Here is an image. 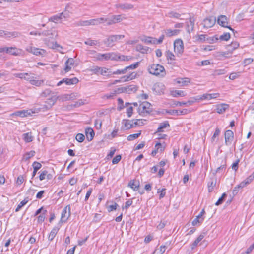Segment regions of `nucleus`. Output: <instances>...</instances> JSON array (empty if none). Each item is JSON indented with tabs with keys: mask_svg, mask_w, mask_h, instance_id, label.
Listing matches in <instances>:
<instances>
[{
	"mask_svg": "<svg viewBox=\"0 0 254 254\" xmlns=\"http://www.w3.org/2000/svg\"><path fill=\"white\" fill-rule=\"evenodd\" d=\"M96 60L103 61L107 60H120L128 61L130 59V57L124 55H119L115 53H108L105 54L97 53L94 57Z\"/></svg>",
	"mask_w": 254,
	"mask_h": 254,
	"instance_id": "1",
	"label": "nucleus"
},
{
	"mask_svg": "<svg viewBox=\"0 0 254 254\" xmlns=\"http://www.w3.org/2000/svg\"><path fill=\"white\" fill-rule=\"evenodd\" d=\"M0 52H5L6 54L15 56H23L24 54L22 49L16 47H3L0 48Z\"/></svg>",
	"mask_w": 254,
	"mask_h": 254,
	"instance_id": "2",
	"label": "nucleus"
},
{
	"mask_svg": "<svg viewBox=\"0 0 254 254\" xmlns=\"http://www.w3.org/2000/svg\"><path fill=\"white\" fill-rule=\"evenodd\" d=\"M148 70L150 74L156 76H164L166 74L164 67L159 64H152L148 67Z\"/></svg>",
	"mask_w": 254,
	"mask_h": 254,
	"instance_id": "3",
	"label": "nucleus"
},
{
	"mask_svg": "<svg viewBox=\"0 0 254 254\" xmlns=\"http://www.w3.org/2000/svg\"><path fill=\"white\" fill-rule=\"evenodd\" d=\"M26 50L29 53H32L36 56H41V57H45L47 55V51L43 49L37 48L31 46H27Z\"/></svg>",
	"mask_w": 254,
	"mask_h": 254,
	"instance_id": "4",
	"label": "nucleus"
},
{
	"mask_svg": "<svg viewBox=\"0 0 254 254\" xmlns=\"http://www.w3.org/2000/svg\"><path fill=\"white\" fill-rule=\"evenodd\" d=\"M152 111L151 105L148 102H143L138 107V112L141 115H145V114H149Z\"/></svg>",
	"mask_w": 254,
	"mask_h": 254,
	"instance_id": "5",
	"label": "nucleus"
},
{
	"mask_svg": "<svg viewBox=\"0 0 254 254\" xmlns=\"http://www.w3.org/2000/svg\"><path fill=\"white\" fill-rule=\"evenodd\" d=\"M59 98V96L54 95L52 96L51 98L47 99L45 102L46 104L44 105L43 107L41 109H37V112L41 110L44 112L50 109L55 104Z\"/></svg>",
	"mask_w": 254,
	"mask_h": 254,
	"instance_id": "6",
	"label": "nucleus"
},
{
	"mask_svg": "<svg viewBox=\"0 0 254 254\" xmlns=\"http://www.w3.org/2000/svg\"><path fill=\"white\" fill-rule=\"evenodd\" d=\"M174 48L175 53L180 56L184 51V44L183 41L178 39L175 40L174 42Z\"/></svg>",
	"mask_w": 254,
	"mask_h": 254,
	"instance_id": "7",
	"label": "nucleus"
},
{
	"mask_svg": "<svg viewBox=\"0 0 254 254\" xmlns=\"http://www.w3.org/2000/svg\"><path fill=\"white\" fill-rule=\"evenodd\" d=\"M228 19L226 16L221 15L218 17L217 23L222 27L227 28L232 31H233V32H234V30L228 25Z\"/></svg>",
	"mask_w": 254,
	"mask_h": 254,
	"instance_id": "8",
	"label": "nucleus"
},
{
	"mask_svg": "<svg viewBox=\"0 0 254 254\" xmlns=\"http://www.w3.org/2000/svg\"><path fill=\"white\" fill-rule=\"evenodd\" d=\"M216 19L214 16H209L205 18L202 24L204 28H211L214 25L216 22Z\"/></svg>",
	"mask_w": 254,
	"mask_h": 254,
	"instance_id": "9",
	"label": "nucleus"
},
{
	"mask_svg": "<svg viewBox=\"0 0 254 254\" xmlns=\"http://www.w3.org/2000/svg\"><path fill=\"white\" fill-rule=\"evenodd\" d=\"M71 215L70 207L69 205H67L63 209L62 214L61 221L62 222H65L67 221Z\"/></svg>",
	"mask_w": 254,
	"mask_h": 254,
	"instance_id": "10",
	"label": "nucleus"
},
{
	"mask_svg": "<svg viewBox=\"0 0 254 254\" xmlns=\"http://www.w3.org/2000/svg\"><path fill=\"white\" fill-rule=\"evenodd\" d=\"M124 37V36L122 35H112L107 39L105 43L108 46L112 47L114 45L115 42L123 38Z\"/></svg>",
	"mask_w": 254,
	"mask_h": 254,
	"instance_id": "11",
	"label": "nucleus"
},
{
	"mask_svg": "<svg viewBox=\"0 0 254 254\" xmlns=\"http://www.w3.org/2000/svg\"><path fill=\"white\" fill-rule=\"evenodd\" d=\"M234 139L233 132L230 130H227L225 133V143L226 145H230Z\"/></svg>",
	"mask_w": 254,
	"mask_h": 254,
	"instance_id": "12",
	"label": "nucleus"
},
{
	"mask_svg": "<svg viewBox=\"0 0 254 254\" xmlns=\"http://www.w3.org/2000/svg\"><path fill=\"white\" fill-rule=\"evenodd\" d=\"M78 82V79L74 77L71 79L69 78H64L62 80L60 81L57 83V86H59L61 85H62L63 83H65L66 85H71L77 84Z\"/></svg>",
	"mask_w": 254,
	"mask_h": 254,
	"instance_id": "13",
	"label": "nucleus"
},
{
	"mask_svg": "<svg viewBox=\"0 0 254 254\" xmlns=\"http://www.w3.org/2000/svg\"><path fill=\"white\" fill-rule=\"evenodd\" d=\"M220 96V94L218 93L208 94H204L198 97L196 100H211L212 99H215Z\"/></svg>",
	"mask_w": 254,
	"mask_h": 254,
	"instance_id": "14",
	"label": "nucleus"
},
{
	"mask_svg": "<svg viewBox=\"0 0 254 254\" xmlns=\"http://www.w3.org/2000/svg\"><path fill=\"white\" fill-rule=\"evenodd\" d=\"M33 75L31 73H17L13 74L15 77L24 79L27 81H30V79L33 78Z\"/></svg>",
	"mask_w": 254,
	"mask_h": 254,
	"instance_id": "15",
	"label": "nucleus"
},
{
	"mask_svg": "<svg viewBox=\"0 0 254 254\" xmlns=\"http://www.w3.org/2000/svg\"><path fill=\"white\" fill-rule=\"evenodd\" d=\"M134 121L135 120H123L122 123L124 126L125 129L127 130L135 127V125H134Z\"/></svg>",
	"mask_w": 254,
	"mask_h": 254,
	"instance_id": "16",
	"label": "nucleus"
},
{
	"mask_svg": "<svg viewBox=\"0 0 254 254\" xmlns=\"http://www.w3.org/2000/svg\"><path fill=\"white\" fill-rule=\"evenodd\" d=\"M31 113H35V112H31L29 110L17 111L11 114L10 116L12 117L13 116L15 115L21 117H24L27 116L28 115H30Z\"/></svg>",
	"mask_w": 254,
	"mask_h": 254,
	"instance_id": "17",
	"label": "nucleus"
},
{
	"mask_svg": "<svg viewBox=\"0 0 254 254\" xmlns=\"http://www.w3.org/2000/svg\"><path fill=\"white\" fill-rule=\"evenodd\" d=\"M229 105L225 103H222L216 106V111L218 114H223L225 113L229 108Z\"/></svg>",
	"mask_w": 254,
	"mask_h": 254,
	"instance_id": "18",
	"label": "nucleus"
},
{
	"mask_svg": "<svg viewBox=\"0 0 254 254\" xmlns=\"http://www.w3.org/2000/svg\"><path fill=\"white\" fill-rule=\"evenodd\" d=\"M137 90V87L134 85H131L122 88V91L128 94L135 93Z\"/></svg>",
	"mask_w": 254,
	"mask_h": 254,
	"instance_id": "19",
	"label": "nucleus"
},
{
	"mask_svg": "<svg viewBox=\"0 0 254 254\" xmlns=\"http://www.w3.org/2000/svg\"><path fill=\"white\" fill-rule=\"evenodd\" d=\"M180 30L178 29L172 30L170 29H167L163 30V33L167 37H170L177 35L180 33Z\"/></svg>",
	"mask_w": 254,
	"mask_h": 254,
	"instance_id": "20",
	"label": "nucleus"
},
{
	"mask_svg": "<svg viewBox=\"0 0 254 254\" xmlns=\"http://www.w3.org/2000/svg\"><path fill=\"white\" fill-rule=\"evenodd\" d=\"M107 21V19H105L104 18H99L97 19H93L89 20V25H98L100 24H101L104 22H106Z\"/></svg>",
	"mask_w": 254,
	"mask_h": 254,
	"instance_id": "21",
	"label": "nucleus"
},
{
	"mask_svg": "<svg viewBox=\"0 0 254 254\" xmlns=\"http://www.w3.org/2000/svg\"><path fill=\"white\" fill-rule=\"evenodd\" d=\"M140 186V183L139 181L136 180H132L129 181L128 184V187H130L134 191H136L138 190Z\"/></svg>",
	"mask_w": 254,
	"mask_h": 254,
	"instance_id": "22",
	"label": "nucleus"
},
{
	"mask_svg": "<svg viewBox=\"0 0 254 254\" xmlns=\"http://www.w3.org/2000/svg\"><path fill=\"white\" fill-rule=\"evenodd\" d=\"M170 115H185L188 113V110L187 109H184L182 110H170L167 112Z\"/></svg>",
	"mask_w": 254,
	"mask_h": 254,
	"instance_id": "23",
	"label": "nucleus"
},
{
	"mask_svg": "<svg viewBox=\"0 0 254 254\" xmlns=\"http://www.w3.org/2000/svg\"><path fill=\"white\" fill-rule=\"evenodd\" d=\"M53 178V175L50 173H48L46 170L42 171L39 176V179L40 181H42L44 179L51 180Z\"/></svg>",
	"mask_w": 254,
	"mask_h": 254,
	"instance_id": "24",
	"label": "nucleus"
},
{
	"mask_svg": "<svg viewBox=\"0 0 254 254\" xmlns=\"http://www.w3.org/2000/svg\"><path fill=\"white\" fill-rule=\"evenodd\" d=\"M206 235L205 232H202L200 235L196 238L191 245L192 250L194 249L198 244V243L204 238Z\"/></svg>",
	"mask_w": 254,
	"mask_h": 254,
	"instance_id": "25",
	"label": "nucleus"
},
{
	"mask_svg": "<svg viewBox=\"0 0 254 254\" xmlns=\"http://www.w3.org/2000/svg\"><path fill=\"white\" fill-rule=\"evenodd\" d=\"M85 134L87 139L88 141H91L95 135L93 129L91 127H88L85 129Z\"/></svg>",
	"mask_w": 254,
	"mask_h": 254,
	"instance_id": "26",
	"label": "nucleus"
},
{
	"mask_svg": "<svg viewBox=\"0 0 254 254\" xmlns=\"http://www.w3.org/2000/svg\"><path fill=\"white\" fill-rule=\"evenodd\" d=\"M74 64V60L73 58H69L67 59V60L66 61L65 63V68H64V71L65 72H67L69 71L71 69V66L73 65Z\"/></svg>",
	"mask_w": 254,
	"mask_h": 254,
	"instance_id": "27",
	"label": "nucleus"
},
{
	"mask_svg": "<svg viewBox=\"0 0 254 254\" xmlns=\"http://www.w3.org/2000/svg\"><path fill=\"white\" fill-rule=\"evenodd\" d=\"M116 8H120L123 10H129L133 8V5L128 3L117 4L115 5Z\"/></svg>",
	"mask_w": 254,
	"mask_h": 254,
	"instance_id": "28",
	"label": "nucleus"
},
{
	"mask_svg": "<svg viewBox=\"0 0 254 254\" xmlns=\"http://www.w3.org/2000/svg\"><path fill=\"white\" fill-rule=\"evenodd\" d=\"M20 33L17 31L9 32L5 31L4 34V37L7 38H16L19 37Z\"/></svg>",
	"mask_w": 254,
	"mask_h": 254,
	"instance_id": "29",
	"label": "nucleus"
},
{
	"mask_svg": "<svg viewBox=\"0 0 254 254\" xmlns=\"http://www.w3.org/2000/svg\"><path fill=\"white\" fill-rule=\"evenodd\" d=\"M76 97L75 93H72L71 94H64V95L60 97V99L62 100V101H64L73 99Z\"/></svg>",
	"mask_w": 254,
	"mask_h": 254,
	"instance_id": "30",
	"label": "nucleus"
},
{
	"mask_svg": "<svg viewBox=\"0 0 254 254\" xmlns=\"http://www.w3.org/2000/svg\"><path fill=\"white\" fill-rule=\"evenodd\" d=\"M170 126L168 121H166L160 124L159 127H158L156 132H161L164 131L163 129Z\"/></svg>",
	"mask_w": 254,
	"mask_h": 254,
	"instance_id": "31",
	"label": "nucleus"
},
{
	"mask_svg": "<svg viewBox=\"0 0 254 254\" xmlns=\"http://www.w3.org/2000/svg\"><path fill=\"white\" fill-rule=\"evenodd\" d=\"M59 228H58L57 227H55L53 228V229L52 230V231H51V232L49 235V237H48L49 240L52 241L54 239L55 236L57 234V233L59 231Z\"/></svg>",
	"mask_w": 254,
	"mask_h": 254,
	"instance_id": "32",
	"label": "nucleus"
},
{
	"mask_svg": "<svg viewBox=\"0 0 254 254\" xmlns=\"http://www.w3.org/2000/svg\"><path fill=\"white\" fill-rule=\"evenodd\" d=\"M23 139L26 142H30L33 139L31 132H27L24 133L23 135Z\"/></svg>",
	"mask_w": 254,
	"mask_h": 254,
	"instance_id": "33",
	"label": "nucleus"
},
{
	"mask_svg": "<svg viewBox=\"0 0 254 254\" xmlns=\"http://www.w3.org/2000/svg\"><path fill=\"white\" fill-rule=\"evenodd\" d=\"M63 13H59L57 15H54L52 17H51L49 19V21H52L55 23H57L58 21H59L60 19H62V15Z\"/></svg>",
	"mask_w": 254,
	"mask_h": 254,
	"instance_id": "34",
	"label": "nucleus"
},
{
	"mask_svg": "<svg viewBox=\"0 0 254 254\" xmlns=\"http://www.w3.org/2000/svg\"><path fill=\"white\" fill-rule=\"evenodd\" d=\"M148 48L144 47L141 44H138L136 46V50L142 53H146L148 51Z\"/></svg>",
	"mask_w": 254,
	"mask_h": 254,
	"instance_id": "35",
	"label": "nucleus"
},
{
	"mask_svg": "<svg viewBox=\"0 0 254 254\" xmlns=\"http://www.w3.org/2000/svg\"><path fill=\"white\" fill-rule=\"evenodd\" d=\"M190 81V80L189 78H183L178 79L177 82L178 83L182 84V86H185L189 83Z\"/></svg>",
	"mask_w": 254,
	"mask_h": 254,
	"instance_id": "36",
	"label": "nucleus"
},
{
	"mask_svg": "<svg viewBox=\"0 0 254 254\" xmlns=\"http://www.w3.org/2000/svg\"><path fill=\"white\" fill-rule=\"evenodd\" d=\"M205 213V211L204 209H203L200 214L196 217V218H195L192 222V224L193 226L196 225L198 223H199V219L201 218V217L203 216V215Z\"/></svg>",
	"mask_w": 254,
	"mask_h": 254,
	"instance_id": "37",
	"label": "nucleus"
},
{
	"mask_svg": "<svg viewBox=\"0 0 254 254\" xmlns=\"http://www.w3.org/2000/svg\"><path fill=\"white\" fill-rule=\"evenodd\" d=\"M254 179L251 176H249L248 178H247L244 181L240 183V187H245L248 184H249Z\"/></svg>",
	"mask_w": 254,
	"mask_h": 254,
	"instance_id": "38",
	"label": "nucleus"
},
{
	"mask_svg": "<svg viewBox=\"0 0 254 254\" xmlns=\"http://www.w3.org/2000/svg\"><path fill=\"white\" fill-rule=\"evenodd\" d=\"M216 181H211L208 183L207 186L209 192H212L216 186Z\"/></svg>",
	"mask_w": 254,
	"mask_h": 254,
	"instance_id": "39",
	"label": "nucleus"
},
{
	"mask_svg": "<svg viewBox=\"0 0 254 254\" xmlns=\"http://www.w3.org/2000/svg\"><path fill=\"white\" fill-rule=\"evenodd\" d=\"M227 73L226 68L216 69L214 71L213 75L214 76H219L225 74Z\"/></svg>",
	"mask_w": 254,
	"mask_h": 254,
	"instance_id": "40",
	"label": "nucleus"
},
{
	"mask_svg": "<svg viewBox=\"0 0 254 254\" xmlns=\"http://www.w3.org/2000/svg\"><path fill=\"white\" fill-rule=\"evenodd\" d=\"M194 25V19L193 18L190 17L189 19V24H187L188 29L187 31L190 33V30L192 31L193 30Z\"/></svg>",
	"mask_w": 254,
	"mask_h": 254,
	"instance_id": "41",
	"label": "nucleus"
},
{
	"mask_svg": "<svg viewBox=\"0 0 254 254\" xmlns=\"http://www.w3.org/2000/svg\"><path fill=\"white\" fill-rule=\"evenodd\" d=\"M172 95L174 97L181 96L183 97L186 95L184 92L182 90H175L172 92Z\"/></svg>",
	"mask_w": 254,
	"mask_h": 254,
	"instance_id": "42",
	"label": "nucleus"
},
{
	"mask_svg": "<svg viewBox=\"0 0 254 254\" xmlns=\"http://www.w3.org/2000/svg\"><path fill=\"white\" fill-rule=\"evenodd\" d=\"M29 82L32 85H35L36 86H40L44 83V81L43 80H38L32 79H30Z\"/></svg>",
	"mask_w": 254,
	"mask_h": 254,
	"instance_id": "43",
	"label": "nucleus"
},
{
	"mask_svg": "<svg viewBox=\"0 0 254 254\" xmlns=\"http://www.w3.org/2000/svg\"><path fill=\"white\" fill-rule=\"evenodd\" d=\"M155 147L156 148V149L153 150L151 153L153 156L155 155L159 149L160 151H162V150H164V147H162V145L160 143H156L155 145Z\"/></svg>",
	"mask_w": 254,
	"mask_h": 254,
	"instance_id": "44",
	"label": "nucleus"
},
{
	"mask_svg": "<svg viewBox=\"0 0 254 254\" xmlns=\"http://www.w3.org/2000/svg\"><path fill=\"white\" fill-rule=\"evenodd\" d=\"M239 46V44L237 42H232L230 45H228L227 48L229 51H232Z\"/></svg>",
	"mask_w": 254,
	"mask_h": 254,
	"instance_id": "45",
	"label": "nucleus"
},
{
	"mask_svg": "<svg viewBox=\"0 0 254 254\" xmlns=\"http://www.w3.org/2000/svg\"><path fill=\"white\" fill-rule=\"evenodd\" d=\"M167 16L170 18H175L179 19L181 15L176 12L170 11L167 13Z\"/></svg>",
	"mask_w": 254,
	"mask_h": 254,
	"instance_id": "46",
	"label": "nucleus"
},
{
	"mask_svg": "<svg viewBox=\"0 0 254 254\" xmlns=\"http://www.w3.org/2000/svg\"><path fill=\"white\" fill-rule=\"evenodd\" d=\"M165 55L168 60H170L171 61H174L175 60V55L170 50L167 51L166 52Z\"/></svg>",
	"mask_w": 254,
	"mask_h": 254,
	"instance_id": "47",
	"label": "nucleus"
},
{
	"mask_svg": "<svg viewBox=\"0 0 254 254\" xmlns=\"http://www.w3.org/2000/svg\"><path fill=\"white\" fill-rule=\"evenodd\" d=\"M166 250V246H161L159 249H156L153 252V254H163Z\"/></svg>",
	"mask_w": 254,
	"mask_h": 254,
	"instance_id": "48",
	"label": "nucleus"
},
{
	"mask_svg": "<svg viewBox=\"0 0 254 254\" xmlns=\"http://www.w3.org/2000/svg\"><path fill=\"white\" fill-rule=\"evenodd\" d=\"M141 134V131H139V133H135L133 134H130L128 135L127 137V139L128 141H132L135 139L138 138L139 136Z\"/></svg>",
	"mask_w": 254,
	"mask_h": 254,
	"instance_id": "49",
	"label": "nucleus"
},
{
	"mask_svg": "<svg viewBox=\"0 0 254 254\" xmlns=\"http://www.w3.org/2000/svg\"><path fill=\"white\" fill-rule=\"evenodd\" d=\"M34 151H31L30 152H27L24 156L23 159L25 160H29L30 158L34 156L35 155Z\"/></svg>",
	"mask_w": 254,
	"mask_h": 254,
	"instance_id": "50",
	"label": "nucleus"
},
{
	"mask_svg": "<svg viewBox=\"0 0 254 254\" xmlns=\"http://www.w3.org/2000/svg\"><path fill=\"white\" fill-rule=\"evenodd\" d=\"M28 200L27 199H24L23 200L21 201L20 203L18 205L17 208H16L15 211H19V210L28 202Z\"/></svg>",
	"mask_w": 254,
	"mask_h": 254,
	"instance_id": "51",
	"label": "nucleus"
},
{
	"mask_svg": "<svg viewBox=\"0 0 254 254\" xmlns=\"http://www.w3.org/2000/svg\"><path fill=\"white\" fill-rule=\"evenodd\" d=\"M111 17L115 21V23L120 22L123 20V18L121 15H112Z\"/></svg>",
	"mask_w": 254,
	"mask_h": 254,
	"instance_id": "52",
	"label": "nucleus"
},
{
	"mask_svg": "<svg viewBox=\"0 0 254 254\" xmlns=\"http://www.w3.org/2000/svg\"><path fill=\"white\" fill-rule=\"evenodd\" d=\"M230 38V34L229 33H225L221 35L219 39L223 41H228Z\"/></svg>",
	"mask_w": 254,
	"mask_h": 254,
	"instance_id": "53",
	"label": "nucleus"
},
{
	"mask_svg": "<svg viewBox=\"0 0 254 254\" xmlns=\"http://www.w3.org/2000/svg\"><path fill=\"white\" fill-rule=\"evenodd\" d=\"M76 140L79 142H82L85 139V136L83 134L78 133L75 137Z\"/></svg>",
	"mask_w": 254,
	"mask_h": 254,
	"instance_id": "54",
	"label": "nucleus"
},
{
	"mask_svg": "<svg viewBox=\"0 0 254 254\" xmlns=\"http://www.w3.org/2000/svg\"><path fill=\"white\" fill-rule=\"evenodd\" d=\"M102 121L100 119H96L94 122V126L97 129H100L102 127Z\"/></svg>",
	"mask_w": 254,
	"mask_h": 254,
	"instance_id": "55",
	"label": "nucleus"
},
{
	"mask_svg": "<svg viewBox=\"0 0 254 254\" xmlns=\"http://www.w3.org/2000/svg\"><path fill=\"white\" fill-rule=\"evenodd\" d=\"M139 65V62H136L133 64H132L128 66H127L125 68L126 69V72L128 69H134L136 68Z\"/></svg>",
	"mask_w": 254,
	"mask_h": 254,
	"instance_id": "56",
	"label": "nucleus"
},
{
	"mask_svg": "<svg viewBox=\"0 0 254 254\" xmlns=\"http://www.w3.org/2000/svg\"><path fill=\"white\" fill-rule=\"evenodd\" d=\"M226 195H227L225 193H223L221 197L219 198L217 201L215 203V205L218 206L220 204H221L224 201V198L226 197Z\"/></svg>",
	"mask_w": 254,
	"mask_h": 254,
	"instance_id": "57",
	"label": "nucleus"
},
{
	"mask_svg": "<svg viewBox=\"0 0 254 254\" xmlns=\"http://www.w3.org/2000/svg\"><path fill=\"white\" fill-rule=\"evenodd\" d=\"M240 72H233L231 73L229 77L230 80H235L240 76Z\"/></svg>",
	"mask_w": 254,
	"mask_h": 254,
	"instance_id": "58",
	"label": "nucleus"
},
{
	"mask_svg": "<svg viewBox=\"0 0 254 254\" xmlns=\"http://www.w3.org/2000/svg\"><path fill=\"white\" fill-rule=\"evenodd\" d=\"M220 133V129L218 128H216L215 132L211 138V141L212 142L215 141V138L219 136Z\"/></svg>",
	"mask_w": 254,
	"mask_h": 254,
	"instance_id": "59",
	"label": "nucleus"
},
{
	"mask_svg": "<svg viewBox=\"0 0 254 254\" xmlns=\"http://www.w3.org/2000/svg\"><path fill=\"white\" fill-rule=\"evenodd\" d=\"M38 35H43L44 36H49L50 37H51V36L53 35V33L50 31L47 30L44 31L41 33L39 32L38 33Z\"/></svg>",
	"mask_w": 254,
	"mask_h": 254,
	"instance_id": "60",
	"label": "nucleus"
},
{
	"mask_svg": "<svg viewBox=\"0 0 254 254\" xmlns=\"http://www.w3.org/2000/svg\"><path fill=\"white\" fill-rule=\"evenodd\" d=\"M46 212H47L46 210H44V212L42 213L41 215H40L38 217V222L42 223V222H43L44 221L45 218V213Z\"/></svg>",
	"mask_w": 254,
	"mask_h": 254,
	"instance_id": "61",
	"label": "nucleus"
},
{
	"mask_svg": "<svg viewBox=\"0 0 254 254\" xmlns=\"http://www.w3.org/2000/svg\"><path fill=\"white\" fill-rule=\"evenodd\" d=\"M100 67L94 66V67H92L90 69V70L91 72H92L93 73H94V74H99V72H100Z\"/></svg>",
	"mask_w": 254,
	"mask_h": 254,
	"instance_id": "62",
	"label": "nucleus"
},
{
	"mask_svg": "<svg viewBox=\"0 0 254 254\" xmlns=\"http://www.w3.org/2000/svg\"><path fill=\"white\" fill-rule=\"evenodd\" d=\"M145 120H142V119H137L135 120L134 121V125H135V127L137 126H142L144 125V122H145Z\"/></svg>",
	"mask_w": 254,
	"mask_h": 254,
	"instance_id": "63",
	"label": "nucleus"
},
{
	"mask_svg": "<svg viewBox=\"0 0 254 254\" xmlns=\"http://www.w3.org/2000/svg\"><path fill=\"white\" fill-rule=\"evenodd\" d=\"M121 159V156L120 155H116L112 160V163L116 164L119 163Z\"/></svg>",
	"mask_w": 254,
	"mask_h": 254,
	"instance_id": "64",
	"label": "nucleus"
}]
</instances>
